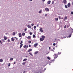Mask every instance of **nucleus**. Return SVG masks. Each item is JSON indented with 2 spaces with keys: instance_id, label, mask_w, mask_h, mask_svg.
<instances>
[{
  "instance_id": "obj_34",
  "label": "nucleus",
  "mask_w": 73,
  "mask_h": 73,
  "mask_svg": "<svg viewBox=\"0 0 73 73\" xmlns=\"http://www.w3.org/2000/svg\"><path fill=\"white\" fill-rule=\"evenodd\" d=\"M71 15H73V11H71Z\"/></svg>"
},
{
  "instance_id": "obj_59",
  "label": "nucleus",
  "mask_w": 73,
  "mask_h": 73,
  "mask_svg": "<svg viewBox=\"0 0 73 73\" xmlns=\"http://www.w3.org/2000/svg\"><path fill=\"white\" fill-rule=\"evenodd\" d=\"M68 27H69V25H67V28H68Z\"/></svg>"
},
{
  "instance_id": "obj_57",
  "label": "nucleus",
  "mask_w": 73,
  "mask_h": 73,
  "mask_svg": "<svg viewBox=\"0 0 73 73\" xmlns=\"http://www.w3.org/2000/svg\"><path fill=\"white\" fill-rule=\"evenodd\" d=\"M42 1H43V2L45 1V0H42Z\"/></svg>"
},
{
  "instance_id": "obj_40",
  "label": "nucleus",
  "mask_w": 73,
  "mask_h": 73,
  "mask_svg": "<svg viewBox=\"0 0 73 73\" xmlns=\"http://www.w3.org/2000/svg\"><path fill=\"white\" fill-rule=\"evenodd\" d=\"M67 17H65V19H66V20H67Z\"/></svg>"
},
{
  "instance_id": "obj_30",
  "label": "nucleus",
  "mask_w": 73,
  "mask_h": 73,
  "mask_svg": "<svg viewBox=\"0 0 73 73\" xmlns=\"http://www.w3.org/2000/svg\"><path fill=\"white\" fill-rule=\"evenodd\" d=\"M35 37H36V36L35 35H33V38H35Z\"/></svg>"
},
{
  "instance_id": "obj_58",
  "label": "nucleus",
  "mask_w": 73,
  "mask_h": 73,
  "mask_svg": "<svg viewBox=\"0 0 73 73\" xmlns=\"http://www.w3.org/2000/svg\"><path fill=\"white\" fill-rule=\"evenodd\" d=\"M33 0H29L30 1H32Z\"/></svg>"
},
{
  "instance_id": "obj_51",
  "label": "nucleus",
  "mask_w": 73,
  "mask_h": 73,
  "mask_svg": "<svg viewBox=\"0 0 73 73\" xmlns=\"http://www.w3.org/2000/svg\"><path fill=\"white\" fill-rule=\"evenodd\" d=\"M27 29H25V31H27Z\"/></svg>"
},
{
  "instance_id": "obj_10",
  "label": "nucleus",
  "mask_w": 73,
  "mask_h": 73,
  "mask_svg": "<svg viewBox=\"0 0 73 73\" xmlns=\"http://www.w3.org/2000/svg\"><path fill=\"white\" fill-rule=\"evenodd\" d=\"M44 40V39H43V38H40V40L41 41H43V40Z\"/></svg>"
},
{
  "instance_id": "obj_11",
  "label": "nucleus",
  "mask_w": 73,
  "mask_h": 73,
  "mask_svg": "<svg viewBox=\"0 0 73 73\" xmlns=\"http://www.w3.org/2000/svg\"><path fill=\"white\" fill-rule=\"evenodd\" d=\"M42 38H43V39H44V38H45V36H44V35H42Z\"/></svg>"
},
{
  "instance_id": "obj_42",
  "label": "nucleus",
  "mask_w": 73,
  "mask_h": 73,
  "mask_svg": "<svg viewBox=\"0 0 73 73\" xmlns=\"http://www.w3.org/2000/svg\"><path fill=\"white\" fill-rule=\"evenodd\" d=\"M30 35H32V32H30Z\"/></svg>"
},
{
  "instance_id": "obj_4",
  "label": "nucleus",
  "mask_w": 73,
  "mask_h": 73,
  "mask_svg": "<svg viewBox=\"0 0 73 73\" xmlns=\"http://www.w3.org/2000/svg\"><path fill=\"white\" fill-rule=\"evenodd\" d=\"M45 11H46L47 12H49V9L48 8H45Z\"/></svg>"
},
{
  "instance_id": "obj_33",
  "label": "nucleus",
  "mask_w": 73,
  "mask_h": 73,
  "mask_svg": "<svg viewBox=\"0 0 73 73\" xmlns=\"http://www.w3.org/2000/svg\"><path fill=\"white\" fill-rule=\"evenodd\" d=\"M61 54V52H58V54H59V55H60V54Z\"/></svg>"
},
{
  "instance_id": "obj_47",
  "label": "nucleus",
  "mask_w": 73,
  "mask_h": 73,
  "mask_svg": "<svg viewBox=\"0 0 73 73\" xmlns=\"http://www.w3.org/2000/svg\"><path fill=\"white\" fill-rule=\"evenodd\" d=\"M29 43H31V41L30 40L29 41Z\"/></svg>"
},
{
  "instance_id": "obj_38",
  "label": "nucleus",
  "mask_w": 73,
  "mask_h": 73,
  "mask_svg": "<svg viewBox=\"0 0 73 73\" xmlns=\"http://www.w3.org/2000/svg\"><path fill=\"white\" fill-rule=\"evenodd\" d=\"M2 40L3 41V42H5V40L4 39H2Z\"/></svg>"
},
{
  "instance_id": "obj_22",
  "label": "nucleus",
  "mask_w": 73,
  "mask_h": 73,
  "mask_svg": "<svg viewBox=\"0 0 73 73\" xmlns=\"http://www.w3.org/2000/svg\"><path fill=\"white\" fill-rule=\"evenodd\" d=\"M25 64H26V62H24L22 63V64L23 65H24Z\"/></svg>"
},
{
  "instance_id": "obj_43",
  "label": "nucleus",
  "mask_w": 73,
  "mask_h": 73,
  "mask_svg": "<svg viewBox=\"0 0 73 73\" xmlns=\"http://www.w3.org/2000/svg\"><path fill=\"white\" fill-rule=\"evenodd\" d=\"M26 45H25L24 48H25H25H26Z\"/></svg>"
},
{
  "instance_id": "obj_20",
  "label": "nucleus",
  "mask_w": 73,
  "mask_h": 73,
  "mask_svg": "<svg viewBox=\"0 0 73 73\" xmlns=\"http://www.w3.org/2000/svg\"><path fill=\"white\" fill-rule=\"evenodd\" d=\"M44 71H40L39 72V73H44Z\"/></svg>"
},
{
  "instance_id": "obj_32",
  "label": "nucleus",
  "mask_w": 73,
  "mask_h": 73,
  "mask_svg": "<svg viewBox=\"0 0 73 73\" xmlns=\"http://www.w3.org/2000/svg\"><path fill=\"white\" fill-rule=\"evenodd\" d=\"M58 17L59 19H61V16H58Z\"/></svg>"
},
{
  "instance_id": "obj_19",
  "label": "nucleus",
  "mask_w": 73,
  "mask_h": 73,
  "mask_svg": "<svg viewBox=\"0 0 73 73\" xmlns=\"http://www.w3.org/2000/svg\"><path fill=\"white\" fill-rule=\"evenodd\" d=\"M4 39L5 40H6L7 39V38L5 37V36H4Z\"/></svg>"
},
{
  "instance_id": "obj_61",
  "label": "nucleus",
  "mask_w": 73,
  "mask_h": 73,
  "mask_svg": "<svg viewBox=\"0 0 73 73\" xmlns=\"http://www.w3.org/2000/svg\"><path fill=\"white\" fill-rule=\"evenodd\" d=\"M54 61V60L53 59L52 60V61Z\"/></svg>"
},
{
  "instance_id": "obj_36",
  "label": "nucleus",
  "mask_w": 73,
  "mask_h": 73,
  "mask_svg": "<svg viewBox=\"0 0 73 73\" xmlns=\"http://www.w3.org/2000/svg\"><path fill=\"white\" fill-rule=\"evenodd\" d=\"M58 18H56L55 19V20L56 21H58Z\"/></svg>"
},
{
  "instance_id": "obj_27",
  "label": "nucleus",
  "mask_w": 73,
  "mask_h": 73,
  "mask_svg": "<svg viewBox=\"0 0 73 73\" xmlns=\"http://www.w3.org/2000/svg\"><path fill=\"white\" fill-rule=\"evenodd\" d=\"M38 51H36V52H35V54H37V53H38Z\"/></svg>"
},
{
  "instance_id": "obj_64",
  "label": "nucleus",
  "mask_w": 73,
  "mask_h": 73,
  "mask_svg": "<svg viewBox=\"0 0 73 73\" xmlns=\"http://www.w3.org/2000/svg\"><path fill=\"white\" fill-rule=\"evenodd\" d=\"M72 5H73V2H72Z\"/></svg>"
},
{
  "instance_id": "obj_21",
  "label": "nucleus",
  "mask_w": 73,
  "mask_h": 73,
  "mask_svg": "<svg viewBox=\"0 0 73 73\" xmlns=\"http://www.w3.org/2000/svg\"><path fill=\"white\" fill-rule=\"evenodd\" d=\"M27 59L25 58L23 60V61H27Z\"/></svg>"
},
{
  "instance_id": "obj_2",
  "label": "nucleus",
  "mask_w": 73,
  "mask_h": 73,
  "mask_svg": "<svg viewBox=\"0 0 73 73\" xmlns=\"http://www.w3.org/2000/svg\"><path fill=\"white\" fill-rule=\"evenodd\" d=\"M38 45V43H35L34 45V46L35 48Z\"/></svg>"
},
{
  "instance_id": "obj_53",
  "label": "nucleus",
  "mask_w": 73,
  "mask_h": 73,
  "mask_svg": "<svg viewBox=\"0 0 73 73\" xmlns=\"http://www.w3.org/2000/svg\"><path fill=\"white\" fill-rule=\"evenodd\" d=\"M47 15H48L47 14H46L45 15V16H47Z\"/></svg>"
},
{
  "instance_id": "obj_48",
  "label": "nucleus",
  "mask_w": 73,
  "mask_h": 73,
  "mask_svg": "<svg viewBox=\"0 0 73 73\" xmlns=\"http://www.w3.org/2000/svg\"><path fill=\"white\" fill-rule=\"evenodd\" d=\"M53 46H55V45H56V44L55 43L53 44Z\"/></svg>"
},
{
  "instance_id": "obj_25",
  "label": "nucleus",
  "mask_w": 73,
  "mask_h": 73,
  "mask_svg": "<svg viewBox=\"0 0 73 73\" xmlns=\"http://www.w3.org/2000/svg\"><path fill=\"white\" fill-rule=\"evenodd\" d=\"M39 72H38V71L36 70V71H35V73H38Z\"/></svg>"
},
{
  "instance_id": "obj_63",
  "label": "nucleus",
  "mask_w": 73,
  "mask_h": 73,
  "mask_svg": "<svg viewBox=\"0 0 73 73\" xmlns=\"http://www.w3.org/2000/svg\"><path fill=\"white\" fill-rule=\"evenodd\" d=\"M71 31H73V29L72 28H71Z\"/></svg>"
},
{
  "instance_id": "obj_29",
  "label": "nucleus",
  "mask_w": 73,
  "mask_h": 73,
  "mask_svg": "<svg viewBox=\"0 0 73 73\" xmlns=\"http://www.w3.org/2000/svg\"><path fill=\"white\" fill-rule=\"evenodd\" d=\"M64 7L66 8H68V6L66 5H65Z\"/></svg>"
},
{
  "instance_id": "obj_39",
  "label": "nucleus",
  "mask_w": 73,
  "mask_h": 73,
  "mask_svg": "<svg viewBox=\"0 0 73 73\" xmlns=\"http://www.w3.org/2000/svg\"><path fill=\"white\" fill-rule=\"evenodd\" d=\"M31 25L32 26H33V25H34V24L33 23H32L31 24Z\"/></svg>"
},
{
  "instance_id": "obj_13",
  "label": "nucleus",
  "mask_w": 73,
  "mask_h": 73,
  "mask_svg": "<svg viewBox=\"0 0 73 73\" xmlns=\"http://www.w3.org/2000/svg\"><path fill=\"white\" fill-rule=\"evenodd\" d=\"M11 41H13V42L15 41V40H14V39H13V37L11 38Z\"/></svg>"
},
{
  "instance_id": "obj_5",
  "label": "nucleus",
  "mask_w": 73,
  "mask_h": 73,
  "mask_svg": "<svg viewBox=\"0 0 73 73\" xmlns=\"http://www.w3.org/2000/svg\"><path fill=\"white\" fill-rule=\"evenodd\" d=\"M70 5H71L70 3H68V4L67 6H68V7H70Z\"/></svg>"
},
{
  "instance_id": "obj_49",
  "label": "nucleus",
  "mask_w": 73,
  "mask_h": 73,
  "mask_svg": "<svg viewBox=\"0 0 73 73\" xmlns=\"http://www.w3.org/2000/svg\"><path fill=\"white\" fill-rule=\"evenodd\" d=\"M0 42L1 44H3V42H1V40L0 41Z\"/></svg>"
},
{
  "instance_id": "obj_15",
  "label": "nucleus",
  "mask_w": 73,
  "mask_h": 73,
  "mask_svg": "<svg viewBox=\"0 0 73 73\" xmlns=\"http://www.w3.org/2000/svg\"><path fill=\"white\" fill-rule=\"evenodd\" d=\"M19 37H21V33H20L19 34Z\"/></svg>"
},
{
  "instance_id": "obj_12",
  "label": "nucleus",
  "mask_w": 73,
  "mask_h": 73,
  "mask_svg": "<svg viewBox=\"0 0 73 73\" xmlns=\"http://www.w3.org/2000/svg\"><path fill=\"white\" fill-rule=\"evenodd\" d=\"M23 44H21L20 46V49H21V47H22V46H23Z\"/></svg>"
},
{
  "instance_id": "obj_35",
  "label": "nucleus",
  "mask_w": 73,
  "mask_h": 73,
  "mask_svg": "<svg viewBox=\"0 0 73 73\" xmlns=\"http://www.w3.org/2000/svg\"><path fill=\"white\" fill-rule=\"evenodd\" d=\"M23 44V41H21V42L20 43V44Z\"/></svg>"
},
{
  "instance_id": "obj_46",
  "label": "nucleus",
  "mask_w": 73,
  "mask_h": 73,
  "mask_svg": "<svg viewBox=\"0 0 73 73\" xmlns=\"http://www.w3.org/2000/svg\"><path fill=\"white\" fill-rule=\"evenodd\" d=\"M38 25H39V24H38H38H37V26H36L37 27H38Z\"/></svg>"
},
{
  "instance_id": "obj_8",
  "label": "nucleus",
  "mask_w": 73,
  "mask_h": 73,
  "mask_svg": "<svg viewBox=\"0 0 73 73\" xmlns=\"http://www.w3.org/2000/svg\"><path fill=\"white\" fill-rule=\"evenodd\" d=\"M54 56H55L54 57V59H55L56 58H57V57H58V56L56 54H54Z\"/></svg>"
},
{
  "instance_id": "obj_60",
  "label": "nucleus",
  "mask_w": 73,
  "mask_h": 73,
  "mask_svg": "<svg viewBox=\"0 0 73 73\" xmlns=\"http://www.w3.org/2000/svg\"><path fill=\"white\" fill-rule=\"evenodd\" d=\"M29 47H31V45L29 44Z\"/></svg>"
},
{
  "instance_id": "obj_55",
  "label": "nucleus",
  "mask_w": 73,
  "mask_h": 73,
  "mask_svg": "<svg viewBox=\"0 0 73 73\" xmlns=\"http://www.w3.org/2000/svg\"><path fill=\"white\" fill-rule=\"evenodd\" d=\"M26 48H28V46H26Z\"/></svg>"
},
{
  "instance_id": "obj_23",
  "label": "nucleus",
  "mask_w": 73,
  "mask_h": 73,
  "mask_svg": "<svg viewBox=\"0 0 73 73\" xmlns=\"http://www.w3.org/2000/svg\"><path fill=\"white\" fill-rule=\"evenodd\" d=\"M29 54H30V55H31V56H33V54H32L31 53V52H29Z\"/></svg>"
},
{
  "instance_id": "obj_31",
  "label": "nucleus",
  "mask_w": 73,
  "mask_h": 73,
  "mask_svg": "<svg viewBox=\"0 0 73 73\" xmlns=\"http://www.w3.org/2000/svg\"><path fill=\"white\" fill-rule=\"evenodd\" d=\"M42 12V11L41 10L39 11V13H41Z\"/></svg>"
},
{
  "instance_id": "obj_16",
  "label": "nucleus",
  "mask_w": 73,
  "mask_h": 73,
  "mask_svg": "<svg viewBox=\"0 0 73 73\" xmlns=\"http://www.w3.org/2000/svg\"><path fill=\"white\" fill-rule=\"evenodd\" d=\"M15 35H16V32H13V35H14V36H15Z\"/></svg>"
},
{
  "instance_id": "obj_7",
  "label": "nucleus",
  "mask_w": 73,
  "mask_h": 73,
  "mask_svg": "<svg viewBox=\"0 0 73 73\" xmlns=\"http://www.w3.org/2000/svg\"><path fill=\"white\" fill-rule=\"evenodd\" d=\"M51 2V1H48L47 2V3L48 4H50Z\"/></svg>"
},
{
  "instance_id": "obj_56",
  "label": "nucleus",
  "mask_w": 73,
  "mask_h": 73,
  "mask_svg": "<svg viewBox=\"0 0 73 73\" xmlns=\"http://www.w3.org/2000/svg\"><path fill=\"white\" fill-rule=\"evenodd\" d=\"M16 64V62H14V64Z\"/></svg>"
},
{
  "instance_id": "obj_3",
  "label": "nucleus",
  "mask_w": 73,
  "mask_h": 73,
  "mask_svg": "<svg viewBox=\"0 0 73 73\" xmlns=\"http://www.w3.org/2000/svg\"><path fill=\"white\" fill-rule=\"evenodd\" d=\"M39 31H40L42 33L43 32V30H42V28H41L39 29Z\"/></svg>"
},
{
  "instance_id": "obj_54",
  "label": "nucleus",
  "mask_w": 73,
  "mask_h": 73,
  "mask_svg": "<svg viewBox=\"0 0 73 73\" xmlns=\"http://www.w3.org/2000/svg\"><path fill=\"white\" fill-rule=\"evenodd\" d=\"M26 73V72L25 71H24L23 72V73Z\"/></svg>"
},
{
  "instance_id": "obj_1",
  "label": "nucleus",
  "mask_w": 73,
  "mask_h": 73,
  "mask_svg": "<svg viewBox=\"0 0 73 73\" xmlns=\"http://www.w3.org/2000/svg\"><path fill=\"white\" fill-rule=\"evenodd\" d=\"M62 3H64V5H66L67 4V1L66 0H64L62 1Z\"/></svg>"
},
{
  "instance_id": "obj_26",
  "label": "nucleus",
  "mask_w": 73,
  "mask_h": 73,
  "mask_svg": "<svg viewBox=\"0 0 73 73\" xmlns=\"http://www.w3.org/2000/svg\"><path fill=\"white\" fill-rule=\"evenodd\" d=\"M71 36H72V35H71V34H70L67 37V38L68 37H71Z\"/></svg>"
},
{
  "instance_id": "obj_45",
  "label": "nucleus",
  "mask_w": 73,
  "mask_h": 73,
  "mask_svg": "<svg viewBox=\"0 0 73 73\" xmlns=\"http://www.w3.org/2000/svg\"><path fill=\"white\" fill-rule=\"evenodd\" d=\"M66 27V25H65V26L64 27V28H65Z\"/></svg>"
},
{
  "instance_id": "obj_17",
  "label": "nucleus",
  "mask_w": 73,
  "mask_h": 73,
  "mask_svg": "<svg viewBox=\"0 0 73 73\" xmlns=\"http://www.w3.org/2000/svg\"><path fill=\"white\" fill-rule=\"evenodd\" d=\"M28 39H31V36H29L27 37Z\"/></svg>"
},
{
  "instance_id": "obj_50",
  "label": "nucleus",
  "mask_w": 73,
  "mask_h": 73,
  "mask_svg": "<svg viewBox=\"0 0 73 73\" xmlns=\"http://www.w3.org/2000/svg\"><path fill=\"white\" fill-rule=\"evenodd\" d=\"M8 42H10V40L8 39Z\"/></svg>"
},
{
  "instance_id": "obj_62",
  "label": "nucleus",
  "mask_w": 73,
  "mask_h": 73,
  "mask_svg": "<svg viewBox=\"0 0 73 73\" xmlns=\"http://www.w3.org/2000/svg\"><path fill=\"white\" fill-rule=\"evenodd\" d=\"M49 49L50 50V47H49Z\"/></svg>"
},
{
  "instance_id": "obj_28",
  "label": "nucleus",
  "mask_w": 73,
  "mask_h": 73,
  "mask_svg": "<svg viewBox=\"0 0 73 73\" xmlns=\"http://www.w3.org/2000/svg\"><path fill=\"white\" fill-rule=\"evenodd\" d=\"M47 58L48 60H50V58L49 56L47 57Z\"/></svg>"
},
{
  "instance_id": "obj_37",
  "label": "nucleus",
  "mask_w": 73,
  "mask_h": 73,
  "mask_svg": "<svg viewBox=\"0 0 73 73\" xmlns=\"http://www.w3.org/2000/svg\"><path fill=\"white\" fill-rule=\"evenodd\" d=\"M34 29H35V28H36V26H35L34 27Z\"/></svg>"
},
{
  "instance_id": "obj_24",
  "label": "nucleus",
  "mask_w": 73,
  "mask_h": 73,
  "mask_svg": "<svg viewBox=\"0 0 73 73\" xmlns=\"http://www.w3.org/2000/svg\"><path fill=\"white\" fill-rule=\"evenodd\" d=\"M13 60V58H11L10 59V61H12Z\"/></svg>"
},
{
  "instance_id": "obj_52",
  "label": "nucleus",
  "mask_w": 73,
  "mask_h": 73,
  "mask_svg": "<svg viewBox=\"0 0 73 73\" xmlns=\"http://www.w3.org/2000/svg\"><path fill=\"white\" fill-rule=\"evenodd\" d=\"M46 68H44V70L45 71V70H46Z\"/></svg>"
},
{
  "instance_id": "obj_18",
  "label": "nucleus",
  "mask_w": 73,
  "mask_h": 73,
  "mask_svg": "<svg viewBox=\"0 0 73 73\" xmlns=\"http://www.w3.org/2000/svg\"><path fill=\"white\" fill-rule=\"evenodd\" d=\"M25 33H23L22 34V35L23 36H25Z\"/></svg>"
},
{
  "instance_id": "obj_41",
  "label": "nucleus",
  "mask_w": 73,
  "mask_h": 73,
  "mask_svg": "<svg viewBox=\"0 0 73 73\" xmlns=\"http://www.w3.org/2000/svg\"><path fill=\"white\" fill-rule=\"evenodd\" d=\"M54 1H52V4H54Z\"/></svg>"
},
{
  "instance_id": "obj_6",
  "label": "nucleus",
  "mask_w": 73,
  "mask_h": 73,
  "mask_svg": "<svg viewBox=\"0 0 73 73\" xmlns=\"http://www.w3.org/2000/svg\"><path fill=\"white\" fill-rule=\"evenodd\" d=\"M27 27L29 28H32V27H31V25H27Z\"/></svg>"
},
{
  "instance_id": "obj_9",
  "label": "nucleus",
  "mask_w": 73,
  "mask_h": 73,
  "mask_svg": "<svg viewBox=\"0 0 73 73\" xmlns=\"http://www.w3.org/2000/svg\"><path fill=\"white\" fill-rule=\"evenodd\" d=\"M32 49H29L27 52H31V51H32Z\"/></svg>"
},
{
  "instance_id": "obj_14",
  "label": "nucleus",
  "mask_w": 73,
  "mask_h": 73,
  "mask_svg": "<svg viewBox=\"0 0 73 73\" xmlns=\"http://www.w3.org/2000/svg\"><path fill=\"white\" fill-rule=\"evenodd\" d=\"M3 61V60L2 59H0V62H2Z\"/></svg>"
},
{
  "instance_id": "obj_44",
  "label": "nucleus",
  "mask_w": 73,
  "mask_h": 73,
  "mask_svg": "<svg viewBox=\"0 0 73 73\" xmlns=\"http://www.w3.org/2000/svg\"><path fill=\"white\" fill-rule=\"evenodd\" d=\"M11 66V64L9 63L8 65V66Z\"/></svg>"
}]
</instances>
